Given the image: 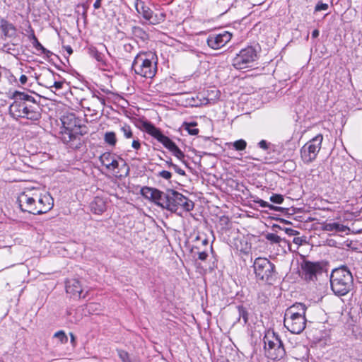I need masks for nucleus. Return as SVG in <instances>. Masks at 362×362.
Here are the masks:
<instances>
[{
	"mask_svg": "<svg viewBox=\"0 0 362 362\" xmlns=\"http://www.w3.org/2000/svg\"><path fill=\"white\" fill-rule=\"evenodd\" d=\"M14 101L9 107L10 114L13 117H23L36 121L41 117L40 107L35 98L28 93L15 91Z\"/></svg>",
	"mask_w": 362,
	"mask_h": 362,
	"instance_id": "f257e3e1",
	"label": "nucleus"
},
{
	"mask_svg": "<svg viewBox=\"0 0 362 362\" xmlns=\"http://www.w3.org/2000/svg\"><path fill=\"white\" fill-rule=\"evenodd\" d=\"M331 288L335 295L344 296L354 286L352 274L345 266L333 269L330 276Z\"/></svg>",
	"mask_w": 362,
	"mask_h": 362,
	"instance_id": "f03ea898",
	"label": "nucleus"
},
{
	"mask_svg": "<svg viewBox=\"0 0 362 362\" xmlns=\"http://www.w3.org/2000/svg\"><path fill=\"white\" fill-rule=\"evenodd\" d=\"M152 52H140L134 58L132 68L135 74L144 78H153L157 71V63Z\"/></svg>",
	"mask_w": 362,
	"mask_h": 362,
	"instance_id": "7ed1b4c3",
	"label": "nucleus"
},
{
	"mask_svg": "<svg viewBox=\"0 0 362 362\" xmlns=\"http://www.w3.org/2000/svg\"><path fill=\"white\" fill-rule=\"evenodd\" d=\"M141 129L160 142L165 148L170 150L177 159L183 161L185 158L184 153L169 137L163 134L160 130L156 127L152 123L147 121L142 122Z\"/></svg>",
	"mask_w": 362,
	"mask_h": 362,
	"instance_id": "20e7f679",
	"label": "nucleus"
},
{
	"mask_svg": "<svg viewBox=\"0 0 362 362\" xmlns=\"http://www.w3.org/2000/svg\"><path fill=\"white\" fill-rule=\"evenodd\" d=\"M264 351L267 358L272 360H280L286 354L283 343L274 333L272 336L266 335L264 338Z\"/></svg>",
	"mask_w": 362,
	"mask_h": 362,
	"instance_id": "39448f33",
	"label": "nucleus"
},
{
	"mask_svg": "<svg viewBox=\"0 0 362 362\" xmlns=\"http://www.w3.org/2000/svg\"><path fill=\"white\" fill-rule=\"evenodd\" d=\"M322 141L323 136L319 134L302 146L300 157L305 163H310L316 159L321 149Z\"/></svg>",
	"mask_w": 362,
	"mask_h": 362,
	"instance_id": "423d86ee",
	"label": "nucleus"
},
{
	"mask_svg": "<svg viewBox=\"0 0 362 362\" xmlns=\"http://www.w3.org/2000/svg\"><path fill=\"white\" fill-rule=\"evenodd\" d=\"M257 59L256 49L249 46L242 49L233 59V65L237 69H243L251 66V64Z\"/></svg>",
	"mask_w": 362,
	"mask_h": 362,
	"instance_id": "0eeeda50",
	"label": "nucleus"
},
{
	"mask_svg": "<svg viewBox=\"0 0 362 362\" xmlns=\"http://www.w3.org/2000/svg\"><path fill=\"white\" fill-rule=\"evenodd\" d=\"M37 189H29L20 194L17 202L22 211L35 214L37 202Z\"/></svg>",
	"mask_w": 362,
	"mask_h": 362,
	"instance_id": "6e6552de",
	"label": "nucleus"
},
{
	"mask_svg": "<svg viewBox=\"0 0 362 362\" xmlns=\"http://www.w3.org/2000/svg\"><path fill=\"white\" fill-rule=\"evenodd\" d=\"M286 311L284 315V326L293 334H300L305 328L306 319L305 315L295 316L294 313Z\"/></svg>",
	"mask_w": 362,
	"mask_h": 362,
	"instance_id": "1a4fd4ad",
	"label": "nucleus"
},
{
	"mask_svg": "<svg viewBox=\"0 0 362 362\" xmlns=\"http://www.w3.org/2000/svg\"><path fill=\"white\" fill-rule=\"evenodd\" d=\"M255 275L262 281H269L272 276L274 265L267 258L258 257L253 264Z\"/></svg>",
	"mask_w": 362,
	"mask_h": 362,
	"instance_id": "9d476101",
	"label": "nucleus"
},
{
	"mask_svg": "<svg viewBox=\"0 0 362 362\" xmlns=\"http://www.w3.org/2000/svg\"><path fill=\"white\" fill-rule=\"evenodd\" d=\"M135 8L137 13L143 16V18L148 21L151 24L156 25L163 22L165 20V14L160 13L153 15V11L147 6L144 2L136 0Z\"/></svg>",
	"mask_w": 362,
	"mask_h": 362,
	"instance_id": "9b49d317",
	"label": "nucleus"
},
{
	"mask_svg": "<svg viewBox=\"0 0 362 362\" xmlns=\"http://www.w3.org/2000/svg\"><path fill=\"white\" fill-rule=\"evenodd\" d=\"M170 204L175 205V211L173 212H175L178 209L179 206H182L186 211H190L194 207V204L192 200L173 189H171Z\"/></svg>",
	"mask_w": 362,
	"mask_h": 362,
	"instance_id": "f8f14e48",
	"label": "nucleus"
},
{
	"mask_svg": "<svg viewBox=\"0 0 362 362\" xmlns=\"http://www.w3.org/2000/svg\"><path fill=\"white\" fill-rule=\"evenodd\" d=\"M37 197L36 202V209L35 211V214H45L51 210L54 206L53 198L50 194L45 193L42 194L39 189H37Z\"/></svg>",
	"mask_w": 362,
	"mask_h": 362,
	"instance_id": "ddd939ff",
	"label": "nucleus"
},
{
	"mask_svg": "<svg viewBox=\"0 0 362 362\" xmlns=\"http://www.w3.org/2000/svg\"><path fill=\"white\" fill-rule=\"evenodd\" d=\"M232 37V34L224 31L219 34H211L207 38V45L214 49H218L226 45Z\"/></svg>",
	"mask_w": 362,
	"mask_h": 362,
	"instance_id": "4468645a",
	"label": "nucleus"
},
{
	"mask_svg": "<svg viewBox=\"0 0 362 362\" xmlns=\"http://www.w3.org/2000/svg\"><path fill=\"white\" fill-rule=\"evenodd\" d=\"M302 275L306 281H313L322 273V267L318 262L305 261L301 264Z\"/></svg>",
	"mask_w": 362,
	"mask_h": 362,
	"instance_id": "2eb2a0df",
	"label": "nucleus"
},
{
	"mask_svg": "<svg viewBox=\"0 0 362 362\" xmlns=\"http://www.w3.org/2000/svg\"><path fill=\"white\" fill-rule=\"evenodd\" d=\"M170 198L171 190H169L168 193H164L156 189L151 201L163 209L173 211H175V205L170 204Z\"/></svg>",
	"mask_w": 362,
	"mask_h": 362,
	"instance_id": "dca6fc26",
	"label": "nucleus"
},
{
	"mask_svg": "<svg viewBox=\"0 0 362 362\" xmlns=\"http://www.w3.org/2000/svg\"><path fill=\"white\" fill-rule=\"evenodd\" d=\"M170 198L171 190H169L168 193H164L156 189L151 201L163 209L173 211H175V205L170 204Z\"/></svg>",
	"mask_w": 362,
	"mask_h": 362,
	"instance_id": "f3484780",
	"label": "nucleus"
},
{
	"mask_svg": "<svg viewBox=\"0 0 362 362\" xmlns=\"http://www.w3.org/2000/svg\"><path fill=\"white\" fill-rule=\"evenodd\" d=\"M62 122L63 124L64 127L69 131V140H66L64 138V141H69L71 140V132L74 130L75 127H79V120L76 119L74 114L69 115L67 116L63 117L62 119Z\"/></svg>",
	"mask_w": 362,
	"mask_h": 362,
	"instance_id": "a211bd4d",
	"label": "nucleus"
},
{
	"mask_svg": "<svg viewBox=\"0 0 362 362\" xmlns=\"http://www.w3.org/2000/svg\"><path fill=\"white\" fill-rule=\"evenodd\" d=\"M66 291L75 298H81L83 293V289L80 281L76 279L66 281Z\"/></svg>",
	"mask_w": 362,
	"mask_h": 362,
	"instance_id": "6ab92c4d",
	"label": "nucleus"
},
{
	"mask_svg": "<svg viewBox=\"0 0 362 362\" xmlns=\"http://www.w3.org/2000/svg\"><path fill=\"white\" fill-rule=\"evenodd\" d=\"M322 230L328 232L346 233L350 229L348 226L337 222L325 223L322 225Z\"/></svg>",
	"mask_w": 362,
	"mask_h": 362,
	"instance_id": "aec40b11",
	"label": "nucleus"
},
{
	"mask_svg": "<svg viewBox=\"0 0 362 362\" xmlns=\"http://www.w3.org/2000/svg\"><path fill=\"white\" fill-rule=\"evenodd\" d=\"M0 30L5 37H13L16 34V27L5 19L0 21Z\"/></svg>",
	"mask_w": 362,
	"mask_h": 362,
	"instance_id": "412c9836",
	"label": "nucleus"
},
{
	"mask_svg": "<svg viewBox=\"0 0 362 362\" xmlns=\"http://www.w3.org/2000/svg\"><path fill=\"white\" fill-rule=\"evenodd\" d=\"M131 33L133 37L137 42L139 40L142 42H145L149 38L148 34L146 33V31L144 30L142 28L137 25H134L132 27Z\"/></svg>",
	"mask_w": 362,
	"mask_h": 362,
	"instance_id": "4be33fe9",
	"label": "nucleus"
},
{
	"mask_svg": "<svg viewBox=\"0 0 362 362\" xmlns=\"http://www.w3.org/2000/svg\"><path fill=\"white\" fill-rule=\"evenodd\" d=\"M91 211L95 214H101L106 210L105 201L99 197H96L90 204Z\"/></svg>",
	"mask_w": 362,
	"mask_h": 362,
	"instance_id": "5701e85b",
	"label": "nucleus"
},
{
	"mask_svg": "<svg viewBox=\"0 0 362 362\" xmlns=\"http://www.w3.org/2000/svg\"><path fill=\"white\" fill-rule=\"evenodd\" d=\"M291 310H293L291 313H294L295 316H298V315H305L306 307L303 303H296L288 308L286 311H290Z\"/></svg>",
	"mask_w": 362,
	"mask_h": 362,
	"instance_id": "b1692460",
	"label": "nucleus"
},
{
	"mask_svg": "<svg viewBox=\"0 0 362 362\" xmlns=\"http://www.w3.org/2000/svg\"><path fill=\"white\" fill-rule=\"evenodd\" d=\"M236 308L238 313V322H240L241 319H243V325L247 324L248 321V312L246 308L243 305H238Z\"/></svg>",
	"mask_w": 362,
	"mask_h": 362,
	"instance_id": "393cba45",
	"label": "nucleus"
},
{
	"mask_svg": "<svg viewBox=\"0 0 362 362\" xmlns=\"http://www.w3.org/2000/svg\"><path fill=\"white\" fill-rule=\"evenodd\" d=\"M31 39L33 40V47L37 50V51H41V52L42 54H45L46 55H48L49 54H50L51 52L47 50V49H45L42 45V44L38 41L37 38L35 37V35L34 34H33L31 35Z\"/></svg>",
	"mask_w": 362,
	"mask_h": 362,
	"instance_id": "a878e982",
	"label": "nucleus"
},
{
	"mask_svg": "<svg viewBox=\"0 0 362 362\" xmlns=\"http://www.w3.org/2000/svg\"><path fill=\"white\" fill-rule=\"evenodd\" d=\"M54 74L52 71L48 70L43 76L44 86L52 89V85L54 82Z\"/></svg>",
	"mask_w": 362,
	"mask_h": 362,
	"instance_id": "bb28decb",
	"label": "nucleus"
},
{
	"mask_svg": "<svg viewBox=\"0 0 362 362\" xmlns=\"http://www.w3.org/2000/svg\"><path fill=\"white\" fill-rule=\"evenodd\" d=\"M104 140L106 144L111 146H115L117 143L116 134L113 132H107L104 135Z\"/></svg>",
	"mask_w": 362,
	"mask_h": 362,
	"instance_id": "cd10ccee",
	"label": "nucleus"
},
{
	"mask_svg": "<svg viewBox=\"0 0 362 362\" xmlns=\"http://www.w3.org/2000/svg\"><path fill=\"white\" fill-rule=\"evenodd\" d=\"M156 188H152L149 187H143L141 189V194L146 199L152 200L153 197V194L155 193Z\"/></svg>",
	"mask_w": 362,
	"mask_h": 362,
	"instance_id": "c85d7f7f",
	"label": "nucleus"
},
{
	"mask_svg": "<svg viewBox=\"0 0 362 362\" xmlns=\"http://www.w3.org/2000/svg\"><path fill=\"white\" fill-rule=\"evenodd\" d=\"M255 203L258 204L259 206L263 208H269L270 210L276 211H281L282 210L281 207L279 206H275L261 199H259L255 201Z\"/></svg>",
	"mask_w": 362,
	"mask_h": 362,
	"instance_id": "c756f323",
	"label": "nucleus"
},
{
	"mask_svg": "<svg viewBox=\"0 0 362 362\" xmlns=\"http://www.w3.org/2000/svg\"><path fill=\"white\" fill-rule=\"evenodd\" d=\"M113 156L112 155V153L106 152L100 156V161L101 162L103 165L105 166V168H107Z\"/></svg>",
	"mask_w": 362,
	"mask_h": 362,
	"instance_id": "7c9ffc66",
	"label": "nucleus"
},
{
	"mask_svg": "<svg viewBox=\"0 0 362 362\" xmlns=\"http://www.w3.org/2000/svg\"><path fill=\"white\" fill-rule=\"evenodd\" d=\"M185 129L188 132V133L191 135H197L199 133V129L195 128L197 126L196 122H185L183 125Z\"/></svg>",
	"mask_w": 362,
	"mask_h": 362,
	"instance_id": "2f4dec72",
	"label": "nucleus"
},
{
	"mask_svg": "<svg viewBox=\"0 0 362 362\" xmlns=\"http://www.w3.org/2000/svg\"><path fill=\"white\" fill-rule=\"evenodd\" d=\"M120 132L126 139H131L133 137L132 128L129 125L124 124L120 127Z\"/></svg>",
	"mask_w": 362,
	"mask_h": 362,
	"instance_id": "473e14b6",
	"label": "nucleus"
},
{
	"mask_svg": "<svg viewBox=\"0 0 362 362\" xmlns=\"http://www.w3.org/2000/svg\"><path fill=\"white\" fill-rule=\"evenodd\" d=\"M265 238L271 243L279 244L281 241H286L285 239L281 238L275 233H267Z\"/></svg>",
	"mask_w": 362,
	"mask_h": 362,
	"instance_id": "72a5a7b5",
	"label": "nucleus"
},
{
	"mask_svg": "<svg viewBox=\"0 0 362 362\" xmlns=\"http://www.w3.org/2000/svg\"><path fill=\"white\" fill-rule=\"evenodd\" d=\"M54 337L57 339L62 344H66L68 341V337L65 332L62 330L54 333Z\"/></svg>",
	"mask_w": 362,
	"mask_h": 362,
	"instance_id": "f704fd0d",
	"label": "nucleus"
},
{
	"mask_svg": "<svg viewBox=\"0 0 362 362\" xmlns=\"http://www.w3.org/2000/svg\"><path fill=\"white\" fill-rule=\"evenodd\" d=\"M233 146L237 151L245 150L247 146V142L243 139H239L233 142Z\"/></svg>",
	"mask_w": 362,
	"mask_h": 362,
	"instance_id": "c9c22d12",
	"label": "nucleus"
},
{
	"mask_svg": "<svg viewBox=\"0 0 362 362\" xmlns=\"http://www.w3.org/2000/svg\"><path fill=\"white\" fill-rule=\"evenodd\" d=\"M269 199L272 202L278 204H282L284 200V197L281 194H272L270 197Z\"/></svg>",
	"mask_w": 362,
	"mask_h": 362,
	"instance_id": "e433bc0d",
	"label": "nucleus"
},
{
	"mask_svg": "<svg viewBox=\"0 0 362 362\" xmlns=\"http://www.w3.org/2000/svg\"><path fill=\"white\" fill-rule=\"evenodd\" d=\"M278 228L279 229H281V230H284V232L289 236H293V235H296L298 234H299V232L296 230H293L292 228H281L280 226H277V225H274L273 226V228Z\"/></svg>",
	"mask_w": 362,
	"mask_h": 362,
	"instance_id": "4c0bfd02",
	"label": "nucleus"
},
{
	"mask_svg": "<svg viewBox=\"0 0 362 362\" xmlns=\"http://www.w3.org/2000/svg\"><path fill=\"white\" fill-rule=\"evenodd\" d=\"M117 354H118L119 357L123 362H129L130 361L129 354L127 351H125L124 350L118 349Z\"/></svg>",
	"mask_w": 362,
	"mask_h": 362,
	"instance_id": "58836bf2",
	"label": "nucleus"
},
{
	"mask_svg": "<svg viewBox=\"0 0 362 362\" xmlns=\"http://www.w3.org/2000/svg\"><path fill=\"white\" fill-rule=\"evenodd\" d=\"M328 8H329V6L327 4L319 2L315 6V11L318 12V11H326L328 9Z\"/></svg>",
	"mask_w": 362,
	"mask_h": 362,
	"instance_id": "ea45409f",
	"label": "nucleus"
},
{
	"mask_svg": "<svg viewBox=\"0 0 362 362\" xmlns=\"http://www.w3.org/2000/svg\"><path fill=\"white\" fill-rule=\"evenodd\" d=\"M93 57L98 62L102 63L103 64H105L103 54L99 52L98 51H95L93 53Z\"/></svg>",
	"mask_w": 362,
	"mask_h": 362,
	"instance_id": "a19ab883",
	"label": "nucleus"
},
{
	"mask_svg": "<svg viewBox=\"0 0 362 362\" xmlns=\"http://www.w3.org/2000/svg\"><path fill=\"white\" fill-rule=\"evenodd\" d=\"M158 176L168 180L172 177V174L169 171L162 170L158 173Z\"/></svg>",
	"mask_w": 362,
	"mask_h": 362,
	"instance_id": "79ce46f5",
	"label": "nucleus"
},
{
	"mask_svg": "<svg viewBox=\"0 0 362 362\" xmlns=\"http://www.w3.org/2000/svg\"><path fill=\"white\" fill-rule=\"evenodd\" d=\"M118 166H119L118 161L116 159H115L113 157L107 169L114 170L116 168H117Z\"/></svg>",
	"mask_w": 362,
	"mask_h": 362,
	"instance_id": "37998d69",
	"label": "nucleus"
},
{
	"mask_svg": "<svg viewBox=\"0 0 362 362\" xmlns=\"http://www.w3.org/2000/svg\"><path fill=\"white\" fill-rule=\"evenodd\" d=\"M170 167H172L175 171L178 173L179 175H185V172L184 170L181 169L180 168H179L177 165L173 163H170Z\"/></svg>",
	"mask_w": 362,
	"mask_h": 362,
	"instance_id": "c03bdc74",
	"label": "nucleus"
},
{
	"mask_svg": "<svg viewBox=\"0 0 362 362\" xmlns=\"http://www.w3.org/2000/svg\"><path fill=\"white\" fill-rule=\"evenodd\" d=\"M63 86H64V82L54 81L53 85H52V88H54L55 90H59V89L62 88Z\"/></svg>",
	"mask_w": 362,
	"mask_h": 362,
	"instance_id": "a18cd8bd",
	"label": "nucleus"
},
{
	"mask_svg": "<svg viewBox=\"0 0 362 362\" xmlns=\"http://www.w3.org/2000/svg\"><path fill=\"white\" fill-rule=\"evenodd\" d=\"M123 48L126 52L130 53L134 49V46L130 43H125Z\"/></svg>",
	"mask_w": 362,
	"mask_h": 362,
	"instance_id": "49530a36",
	"label": "nucleus"
},
{
	"mask_svg": "<svg viewBox=\"0 0 362 362\" xmlns=\"http://www.w3.org/2000/svg\"><path fill=\"white\" fill-rule=\"evenodd\" d=\"M258 146H259V148H262L264 150H267V149H268L269 144L265 140H261L258 143Z\"/></svg>",
	"mask_w": 362,
	"mask_h": 362,
	"instance_id": "de8ad7c7",
	"label": "nucleus"
},
{
	"mask_svg": "<svg viewBox=\"0 0 362 362\" xmlns=\"http://www.w3.org/2000/svg\"><path fill=\"white\" fill-rule=\"evenodd\" d=\"M132 146L133 148L139 150L141 148V144L139 140L138 139H134L132 144Z\"/></svg>",
	"mask_w": 362,
	"mask_h": 362,
	"instance_id": "09e8293b",
	"label": "nucleus"
},
{
	"mask_svg": "<svg viewBox=\"0 0 362 362\" xmlns=\"http://www.w3.org/2000/svg\"><path fill=\"white\" fill-rule=\"evenodd\" d=\"M207 257H208V254L206 253V252L202 251V252H198V258L200 260L204 261L206 259Z\"/></svg>",
	"mask_w": 362,
	"mask_h": 362,
	"instance_id": "8fccbe9b",
	"label": "nucleus"
},
{
	"mask_svg": "<svg viewBox=\"0 0 362 362\" xmlns=\"http://www.w3.org/2000/svg\"><path fill=\"white\" fill-rule=\"evenodd\" d=\"M293 243L297 245L298 246L302 245L304 240L300 237L294 238L293 240Z\"/></svg>",
	"mask_w": 362,
	"mask_h": 362,
	"instance_id": "3c124183",
	"label": "nucleus"
},
{
	"mask_svg": "<svg viewBox=\"0 0 362 362\" xmlns=\"http://www.w3.org/2000/svg\"><path fill=\"white\" fill-rule=\"evenodd\" d=\"M19 81L22 85H24L27 83L28 78L25 75L23 74L20 76Z\"/></svg>",
	"mask_w": 362,
	"mask_h": 362,
	"instance_id": "603ef678",
	"label": "nucleus"
},
{
	"mask_svg": "<svg viewBox=\"0 0 362 362\" xmlns=\"http://www.w3.org/2000/svg\"><path fill=\"white\" fill-rule=\"evenodd\" d=\"M101 1L102 0H96L95 2L93 4V7L95 9H98L101 6Z\"/></svg>",
	"mask_w": 362,
	"mask_h": 362,
	"instance_id": "864d4df0",
	"label": "nucleus"
},
{
	"mask_svg": "<svg viewBox=\"0 0 362 362\" xmlns=\"http://www.w3.org/2000/svg\"><path fill=\"white\" fill-rule=\"evenodd\" d=\"M64 48L65 49L66 52L69 54V55H71L73 53V49L70 46L67 45V46L64 47Z\"/></svg>",
	"mask_w": 362,
	"mask_h": 362,
	"instance_id": "5fc2aeb1",
	"label": "nucleus"
},
{
	"mask_svg": "<svg viewBox=\"0 0 362 362\" xmlns=\"http://www.w3.org/2000/svg\"><path fill=\"white\" fill-rule=\"evenodd\" d=\"M71 343L74 346H76V338L73 333H70Z\"/></svg>",
	"mask_w": 362,
	"mask_h": 362,
	"instance_id": "6e6d98bb",
	"label": "nucleus"
},
{
	"mask_svg": "<svg viewBox=\"0 0 362 362\" xmlns=\"http://www.w3.org/2000/svg\"><path fill=\"white\" fill-rule=\"evenodd\" d=\"M319 33H319V30H317V29H315V30H314L313 31V33H312V37H313V38H316V37H317L319 36Z\"/></svg>",
	"mask_w": 362,
	"mask_h": 362,
	"instance_id": "4d7b16f0",
	"label": "nucleus"
},
{
	"mask_svg": "<svg viewBox=\"0 0 362 362\" xmlns=\"http://www.w3.org/2000/svg\"><path fill=\"white\" fill-rule=\"evenodd\" d=\"M202 243L203 245H207L208 244V240L207 239H204L202 240Z\"/></svg>",
	"mask_w": 362,
	"mask_h": 362,
	"instance_id": "13d9d810",
	"label": "nucleus"
},
{
	"mask_svg": "<svg viewBox=\"0 0 362 362\" xmlns=\"http://www.w3.org/2000/svg\"><path fill=\"white\" fill-rule=\"evenodd\" d=\"M172 163L171 161H166V163L168 166H170V163Z\"/></svg>",
	"mask_w": 362,
	"mask_h": 362,
	"instance_id": "bf43d9fd",
	"label": "nucleus"
}]
</instances>
